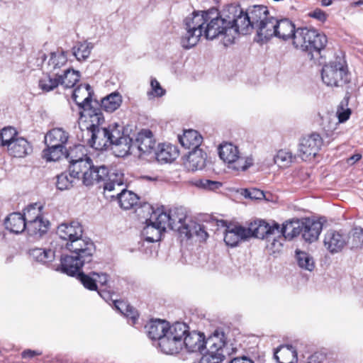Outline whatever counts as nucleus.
I'll use <instances>...</instances> for the list:
<instances>
[{"mask_svg": "<svg viewBox=\"0 0 363 363\" xmlns=\"http://www.w3.org/2000/svg\"><path fill=\"white\" fill-rule=\"evenodd\" d=\"M17 132L12 127L4 128L0 131V143L2 146H9V143L17 138Z\"/></svg>", "mask_w": 363, "mask_h": 363, "instance_id": "50", "label": "nucleus"}, {"mask_svg": "<svg viewBox=\"0 0 363 363\" xmlns=\"http://www.w3.org/2000/svg\"><path fill=\"white\" fill-rule=\"evenodd\" d=\"M242 195L252 200H262L265 198L264 191L256 188L243 189Z\"/></svg>", "mask_w": 363, "mask_h": 363, "instance_id": "56", "label": "nucleus"}, {"mask_svg": "<svg viewBox=\"0 0 363 363\" xmlns=\"http://www.w3.org/2000/svg\"><path fill=\"white\" fill-rule=\"evenodd\" d=\"M83 150L84 147L82 145H77L67 152L65 157L69 163V168L71 172H72V169L74 164L81 162H89L91 160V159L83 152Z\"/></svg>", "mask_w": 363, "mask_h": 363, "instance_id": "34", "label": "nucleus"}, {"mask_svg": "<svg viewBox=\"0 0 363 363\" xmlns=\"http://www.w3.org/2000/svg\"><path fill=\"white\" fill-rule=\"evenodd\" d=\"M179 152L177 147L171 144H162L159 145L158 150L155 152V157L160 162H172L178 156Z\"/></svg>", "mask_w": 363, "mask_h": 363, "instance_id": "31", "label": "nucleus"}, {"mask_svg": "<svg viewBox=\"0 0 363 363\" xmlns=\"http://www.w3.org/2000/svg\"><path fill=\"white\" fill-rule=\"evenodd\" d=\"M233 6H235L239 10L236 16L235 15L239 34H247L252 28H257L269 16V11L264 6H254L249 13L244 12L240 6L233 5Z\"/></svg>", "mask_w": 363, "mask_h": 363, "instance_id": "6", "label": "nucleus"}, {"mask_svg": "<svg viewBox=\"0 0 363 363\" xmlns=\"http://www.w3.org/2000/svg\"><path fill=\"white\" fill-rule=\"evenodd\" d=\"M322 143V138L318 133H313L303 137L298 144V155L303 160L314 157L317 155Z\"/></svg>", "mask_w": 363, "mask_h": 363, "instance_id": "15", "label": "nucleus"}, {"mask_svg": "<svg viewBox=\"0 0 363 363\" xmlns=\"http://www.w3.org/2000/svg\"><path fill=\"white\" fill-rule=\"evenodd\" d=\"M104 121L103 120L100 121V123H97V121L94 122H91V138L89 141V145L96 149V150H102L104 148H106L108 146L111 145L112 143V133L113 129L115 126L111 127L109 126L108 128H99V125Z\"/></svg>", "mask_w": 363, "mask_h": 363, "instance_id": "13", "label": "nucleus"}, {"mask_svg": "<svg viewBox=\"0 0 363 363\" xmlns=\"http://www.w3.org/2000/svg\"><path fill=\"white\" fill-rule=\"evenodd\" d=\"M349 240V235L342 230H330L324 236L323 244L328 252L335 254L345 248Z\"/></svg>", "mask_w": 363, "mask_h": 363, "instance_id": "17", "label": "nucleus"}, {"mask_svg": "<svg viewBox=\"0 0 363 363\" xmlns=\"http://www.w3.org/2000/svg\"><path fill=\"white\" fill-rule=\"evenodd\" d=\"M274 359L278 363H295L297 352L291 345H281L274 352Z\"/></svg>", "mask_w": 363, "mask_h": 363, "instance_id": "26", "label": "nucleus"}, {"mask_svg": "<svg viewBox=\"0 0 363 363\" xmlns=\"http://www.w3.org/2000/svg\"><path fill=\"white\" fill-rule=\"evenodd\" d=\"M80 180L79 175H74L69 169L68 172H65L57 177L56 186L58 189L63 191L72 187L76 182Z\"/></svg>", "mask_w": 363, "mask_h": 363, "instance_id": "35", "label": "nucleus"}, {"mask_svg": "<svg viewBox=\"0 0 363 363\" xmlns=\"http://www.w3.org/2000/svg\"><path fill=\"white\" fill-rule=\"evenodd\" d=\"M239 11L233 4L226 6L220 14L216 9L206 11V22L203 35L208 40H213L223 36V43L228 46L234 43L238 37L239 31L235 23V15Z\"/></svg>", "mask_w": 363, "mask_h": 363, "instance_id": "2", "label": "nucleus"}, {"mask_svg": "<svg viewBox=\"0 0 363 363\" xmlns=\"http://www.w3.org/2000/svg\"><path fill=\"white\" fill-rule=\"evenodd\" d=\"M280 226L278 223H273L272 225L264 220H259L252 224L247 229L250 230V237L255 236L257 238L267 240L269 235H279Z\"/></svg>", "mask_w": 363, "mask_h": 363, "instance_id": "19", "label": "nucleus"}, {"mask_svg": "<svg viewBox=\"0 0 363 363\" xmlns=\"http://www.w3.org/2000/svg\"><path fill=\"white\" fill-rule=\"evenodd\" d=\"M294 156L291 152L285 150L278 151L274 157V162L279 167L285 168L289 167L293 162Z\"/></svg>", "mask_w": 363, "mask_h": 363, "instance_id": "47", "label": "nucleus"}, {"mask_svg": "<svg viewBox=\"0 0 363 363\" xmlns=\"http://www.w3.org/2000/svg\"><path fill=\"white\" fill-rule=\"evenodd\" d=\"M195 185L199 188L205 190L215 191L218 189L222 186V184L218 182L211 181L206 179H201L196 181Z\"/></svg>", "mask_w": 363, "mask_h": 363, "instance_id": "54", "label": "nucleus"}, {"mask_svg": "<svg viewBox=\"0 0 363 363\" xmlns=\"http://www.w3.org/2000/svg\"><path fill=\"white\" fill-rule=\"evenodd\" d=\"M230 363H255L254 361L246 357V356H242L238 357L233 358Z\"/></svg>", "mask_w": 363, "mask_h": 363, "instance_id": "63", "label": "nucleus"}, {"mask_svg": "<svg viewBox=\"0 0 363 363\" xmlns=\"http://www.w3.org/2000/svg\"><path fill=\"white\" fill-rule=\"evenodd\" d=\"M118 125H116L113 129L112 133V150L117 157H125L128 154L136 155L135 151L134 142L127 135H124L120 129L118 128Z\"/></svg>", "mask_w": 363, "mask_h": 363, "instance_id": "14", "label": "nucleus"}, {"mask_svg": "<svg viewBox=\"0 0 363 363\" xmlns=\"http://www.w3.org/2000/svg\"><path fill=\"white\" fill-rule=\"evenodd\" d=\"M92 276H94L96 280V283H99L101 286H105L108 282V276L106 274H98V273H93Z\"/></svg>", "mask_w": 363, "mask_h": 363, "instance_id": "61", "label": "nucleus"}, {"mask_svg": "<svg viewBox=\"0 0 363 363\" xmlns=\"http://www.w3.org/2000/svg\"><path fill=\"white\" fill-rule=\"evenodd\" d=\"M69 134L62 128H56L50 130L45 136V143L47 145L63 146L67 143Z\"/></svg>", "mask_w": 363, "mask_h": 363, "instance_id": "25", "label": "nucleus"}, {"mask_svg": "<svg viewBox=\"0 0 363 363\" xmlns=\"http://www.w3.org/2000/svg\"><path fill=\"white\" fill-rule=\"evenodd\" d=\"M55 76L57 77L60 84L65 88H71L79 80L80 74L78 71L72 69H67L64 70L63 74L59 72L55 73Z\"/></svg>", "mask_w": 363, "mask_h": 363, "instance_id": "36", "label": "nucleus"}, {"mask_svg": "<svg viewBox=\"0 0 363 363\" xmlns=\"http://www.w3.org/2000/svg\"><path fill=\"white\" fill-rule=\"evenodd\" d=\"M150 87L151 90L147 93L149 99H152L153 97H162L166 93L165 89L162 87L160 82L155 78H151Z\"/></svg>", "mask_w": 363, "mask_h": 363, "instance_id": "53", "label": "nucleus"}, {"mask_svg": "<svg viewBox=\"0 0 363 363\" xmlns=\"http://www.w3.org/2000/svg\"><path fill=\"white\" fill-rule=\"evenodd\" d=\"M323 229V224L319 220L305 218L301 220V235L304 240L313 242L318 238Z\"/></svg>", "mask_w": 363, "mask_h": 363, "instance_id": "21", "label": "nucleus"}, {"mask_svg": "<svg viewBox=\"0 0 363 363\" xmlns=\"http://www.w3.org/2000/svg\"><path fill=\"white\" fill-rule=\"evenodd\" d=\"M157 211L160 217V222H162L166 228L168 227L187 238L192 237L190 226L186 223V213L184 208H174L169 209L168 212L158 208Z\"/></svg>", "mask_w": 363, "mask_h": 363, "instance_id": "7", "label": "nucleus"}, {"mask_svg": "<svg viewBox=\"0 0 363 363\" xmlns=\"http://www.w3.org/2000/svg\"><path fill=\"white\" fill-rule=\"evenodd\" d=\"M206 154L201 149L190 152L186 162V167L191 171L202 169L206 165Z\"/></svg>", "mask_w": 363, "mask_h": 363, "instance_id": "28", "label": "nucleus"}, {"mask_svg": "<svg viewBox=\"0 0 363 363\" xmlns=\"http://www.w3.org/2000/svg\"><path fill=\"white\" fill-rule=\"evenodd\" d=\"M352 236L356 239V244L363 242V229L361 228H355L352 230Z\"/></svg>", "mask_w": 363, "mask_h": 363, "instance_id": "59", "label": "nucleus"}, {"mask_svg": "<svg viewBox=\"0 0 363 363\" xmlns=\"http://www.w3.org/2000/svg\"><path fill=\"white\" fill-rule=\"evenodd\" d=\"M114 306L116 310L131 320L132 325L136 323V320L138 318V313L133 306H130L123 301H115Z\"/></svg>", "mask_w": 363, "mask_h": 363, "instance_id": "42", "label": "nucleus"}, {"mask_svg": "<svg viewBox=\"0 0 363 363\" xmlns=\"http://www.w3.org/2000/svg\"><path fill=\"white\" fill-rule=\"evenodd\" d=\"M5 228L14 233H21L26 230V223L20 213H11L4 220Z\"/></svg>", "mask_w": 363, "mask_h": 363, "instance_id": "27", "label": "nucleus"}, {"mask_svg": "<svg viewBox=\"0 0 363 363\" xmlns=\"http://www.w3.org/2000/svg\"><path fill=\"white\" fill-rule=\"evenodd\" d=\"M92 48L90 43H77L72 48V53L78 61H82L89 57Z\"/></svg>", "mask_w": 363, "mask_h": 363, "instance_id": "44", "label": "nucleus"}, {"mask_svg": "<svg viewBox=\"0 0 363 363\" xmlns=\"http://www.w3.org/2000/svg\"><path fill=\"white\" fill-rule=\"evenodd\" d=\"M170 325L165 320H151L145 325V329L148 337L152 340H157L158 342Z\"/></svg>", "mask_w": 363, "mask_h": 363, "instance_id": "23", "label": "nucleus"}, {"mask_svg": "<svg viewBox=\"0 0 363 363\" xmlns=\"http://www.w3.org/2000/svg\"><path fill=\"white\" fill-rule=\"evenodd\" d=\"M277 20L269 16L257 26V35L261 41L267 40L275 36Z\"/></svg>", "mask_w": 363, "mask_h": 363, "instance_id": "24", "label": "nucleus"}, {"mask_svg": "<svg viewBox=\"0 0 363 363\" xmlns=\"http://www.w3.org/2000/svg\"><path fill=\"white\" fill-rule=\"evenodd\" d=\"M30 255L38 262L47 263L55 258V252L50 249L35 248L30 251Z\"/></svg>", "mask_w": 363, "mask_h": 363, "instance_id": "43", "label": "nucleus"}, {"mask_svg": "<svg viewBox=\"0 0 363 363\" xmlns=\"http://www.w3.org/2000/svg\"><path fill=\"white\" fill-rule=\"evenodd\" d=\"M188 333V325L177 322L167 328L158 342L161 351L167 354L179 353L184 347V336Z\"/></svg>", "mask_w": 363, "mask_h": 363, "instance_id": "5", "label": "nucleus"}, {"mask_svg": "<svg viewBox=\"0 0 363 363\" xmlns=\"http://www.w3.org/2000/svg\"><path fill=\"white\" fill-rule=\"evenodd\" d=\"M57 234L62 240L67 241L66 248L72 253L62 257V272L72 276L84 264L92 261L94 245L90 240L82 238V226L76 221L60 224L57 227Z\"/></svg>", "mask_w": 363, "mask_h": 363, "instance_id": "1", "label": "nucleus"}, {"mask_svg": "<svg viewBox=\"0 0 363 363\" xmlns=\"http://www.w3.org/2000/svg\"><path fill=\"white\" fill-rule=\"evenodd\" d=\"M284 240L285 238L281 236V233L279 230V235L277 236L272 235H269V238L266 240V247L267 250L272 254L279 252L282 248L283 241Z\"/></svg>", "mask_w": 363, "mask_h": 363, "instance_id": "46", "label": "nucleus"}, {"mask_svg": "<svg viewBox=\"0 0 363 363\" xmlns=\"http://www.w3.org/2000/svg\"><path fill=\"white\" fill-rule=\"evenodd\" d=\"M345 106H347V100L345 99L340 103V105L339 106L337 111V116L339 121V123H344L347 121L350 115H351V110L349 108H345Z\"/></svg>", "mask_w": 363, "mask_h": 363, "instance_id": "55", "label": "nucleus"}, {"mask_svg": "<svg viewBox=\"0 0 363 363\" xmlns=\"http://www.w3.org/2000/svg\"><path fill=\"white\" fill-rule=\"evenodd\" d=\"M8 150L10 155L15 157H23L30 152L31 147L26 139L18 137L9 143Z\"/></svg>", "mask_w": 363, "mask_h": 363, "instance_id": "32", "label": "nucleus"}, {"mask_svg": "<svg viewBox=\"0 0 363 363\" xmlns=\"http://www.w3.org/2000/svg\"><path fill=\"white\" fill-rule=\"evenodd\" d=\"M48 148L43 152V157L47 161H57L65 153V147L47 145Z\"/></svg>", "mask_w": 363, "mask_h": 363, "instance_id": "45", "label": "nucleus"}, {"mask_svg": "<svg viewBox=\"0 0 363 363\" xmlns=\"http://www.w3.org/2000/svg\"><path fill=\"white\" fill-rule=\"evenodd\" d=\"M281 236L285 239H292L301 234V221L299 220L286 221L280 228Z\"/></svg>", "mask_w": 363, "mask_h": 363, "instance_id": "39", "label": "nucleus"}, {"mask_svg": "<svg viewBox=\"0 0 363 363\" xmlns=\"http://www.w3.org/2000/svg\"><path fill=\"white\" fill-rule=\"evenodd\" d=\"M206 22V11H195L186 16L184 21V29L201 30L203 33Z\"/></svg>", "mask_w": 363, "mask_h": 363, "instance_id": "30", "label": "nucleus"}, {"mask_svg": "<svg viewBox=\"0 0 363 363\" xmlns=\"http://www.w3.org/2000/svg\"><path fill=\"white\" fill-rule=\"evenodd\" d=\"M180 144L186 149H199V147L201 143L202 137L194 130H185L182 135L179 136Z\"/></svg>", "mask_w": 363, "mask_h": 363, "instance_id": "29", "label": "nucleus"}, {"mask_svg": "<svg viewBox=\"0 0 363 363\" xmlns=\"http://www.w3.org/2000/svg\"><path fill=\"white\" fill-rule=\"evenodd\" d=\"M79 270L76 273V274L78 273V279L81 281V283L83 284V286L89 289V290H97V285H96V280L94 276L90 277L89 275H86L84 274L83 272H79ZM75 274L73 275L74 276Z\"/></svg>", "mask_w": 363, "mask_h": 363, "instance_id": "52", "label": "nucleus"}, {"mask_svg": "<svg viewBox=\"0 0 363 363\" xmlns=\"http://www.w3.org/2000/svg\"><path fill=\"white\" fill-rule=\"evenodd\" d=\"M296 259L298 266L308 271H312L314 268V261L310 255L305 252L297 251Z\"/></svg>", "mask_w": 363, "mask_h": 363, "instance_id": "49", "label": "nucleus"}, {"mask_svg": "<svg viewBox=\"0 0 363 363\" xmlns=\"http://www.w3.org/2000/svg\"><path fill=\"white\" fill-rule=\"evenodd\" d=\"M122 104V96L118 92H113L101 99V106L106 112L112 113Z\"/></svg>", "mask_w": 363, "mask_h": 363, "instance_id": "37", "label": "nucleus"}, {"mask_svg": "<svg viewBox=\"0 0 363 363\" xmlns=\"http://www.w3.org/2000/svg\"><path fill=\"white\" fill-rule=\"evenodd\" d=\"M220 159L236 170H245L252 165V157H242L237 146L230 143L221 144L218 148Z\"/></svg>", "mask_w": 363, "mask_h": 363, "instance_id": "11", "label": "nucleus"}, {"mask_svg": "<svg viewBox=\"0 0 363 363\" xmlns=\"http://www.w3.org/2000/svg\"><path fill=\"white\" fill-rule=\"evenodd\" d=\"M67 62V57L65 52L58 50L52 52L48 62L50 72H52V74L55 76V73L58 72L57 69L65 65Z\"/></svg>", "mask_w": 363, "mask_h": 363, "instance_id": "40", "label": "nucleus"}, {"mask_svg": "<svg viewBox=\"0 0 363 363\" xmlns=\"http://www.w3.org/2000/svg\"><path fill=\"white\" fill-rule=\"evenodd\" d=\"M184 347L189 352H201L207 347L206 340L204 335L196 331L189 332L185 334L183 339Z\"/></svg>", "mask_w": 363, "mask_h": 363, "instance_id": "22", "label": "nucleus"}, {"mask_svg": "<svg viewBox=\"0 0 363 363\" xmlns=\"http://www.w3.org/2000/svg\"><path fill=\"white\" fill-rule=\"evenodd\" d=\"M326 43V36L314 29L298 28L294 33V46L296 49L308 52L311 59L313 58V52L318 54L325 48Z\"/></svg>", "mask_w": 363, "mask_h": 363, "instance_id": "4", "label": "nucleus"}, {"mask_svg": "<svg viewBox=\"0 0 363 363\" xmlns=\"http://www.w3.org/2000/svg\"><path fill=\"white\" fill-rule=\"evenodd\" d=\"M92 95L93 91L89 84H81L74 90L72 98L79 107L84 110V115L90 118L91 122L97 121L99 123L103 120V115L100 110L92 109Z\"/></svg>", "mask_w": 363, "mask_h": 363, "instance_id": "9", "label": "nucleus"}, {"mask_svg": "<svg viewBox=\"0 0 363 363\" xmlns=\"http://www.w3.org/2000/svg\"><path fill=\"white\" fill-rule=\"evenodd\" d=\"M296 30L295 26L291 21L288 19L277 20L275 36L284 40L293 39Z\"/></svg>", "mask_w": 363, "mask_h": 363, "instance_id": "33", "label": "nucleus"}, {"mask_svg": "<svg viewBox=\"0 0 363 363\" xmlns=\"http://www.w3.org/2000/svg\"><path fill=\"white\" fill-rule=\"evenodd\" d=\"M155 140L150 130H142L137 135L134 141L135 155L138 157L151 154L155 147Z\"/></svg>", "mask_w": 363, "mask_h": 363, "instance_id": "18", "label": "nucleus"}, {"mask_svg": "<svg viewBox=\"0 0 363 363\" xmlns=\"http://www.w3.org/2000/svg\"><path fill=\"white\" fill-rule=\"evenodd\" d=\"M140 209L144 210L147 214L152 211L150 218L146 220V226L143 230L145 239L150 242L160 240L162 233L165 231L166 228L162 222H160V217L157 210L152 211V207L147 203H145Z\"/></svg>", "mask_w": 363, "mask_h": 363, "instance_id": "12", "label": "nucleus"}, {"mask_svg": "<svg viewBox=\"0 0 363 363\" xmlns=\"http://www.w3.org/2000/svg\"><path fill=\"white\" fill-rule=\"evenodd\" d=\"M361 158H362V155L360 154H355V155L351 156L350 157H349L347 160V164L352 165V164H354L355 162H357V161H359Z\"/></svg>", "mask_w": 363, "mask_h": 363, "instance_id": "64", "label": "nucleus"}, {"mask_svg": "<svg viewBox=\"0 0 363 363\" xmlns=\"http://www.w3.org/2000/svg\"><path fill=\"white\" fill-rule=\"evenodd\" d=\"M40 211L41 207L37 203L30 205L25 209L23 215L26 223L42 218Z\"/></svg>", "mask_w": 363, "mask_h": 363, "instance_id": "51", "label": "nucleus"}, {"mask_svg": "<svg viewBox=\"0 0 363 363\" xmlns=\"http://www.w3.org/2000/svg\"><path fill=\"white\" fill-rule=\"evenodd\" d=\"M60 84L57 77H52L50 75H46L42 77L38 82L39 88L44 92L52 91Z\"/></svg>", "mask_w": 363, "mask_h": 363, "instance_id": "48", "label": "nucleus"}, {"mask_svg": "<svg viewBox=\"0 0 363 363\" xmlns=\"http://www.w3.org/2000/svg\"><path fill=\"white\" fill-rule=\"evenodd\" d=\"M49 222L39 218L33 221L26 223V228L28 233L30 235L42 236L48 229Z\"/></svg>", "mask_w": 363, "mask_h": 363, "instance_id": "41", "label": "nucleus"}, {"mask_svg": "<svg viewBox=\"0 0 363 363\" xmlns=\"http://www.w3.org/2000/svg\"><path fill=\"white\" fill-rule=\"evenodd\" d=\"M72 172L79 175L84 185L92 186L103 182L105 194L120 189L123 185V174L116 170L108 171L104 165L94 166L91 160L89 162H81L72 166Z\"/></svg>", "mask_w": 363, "mask_h": 363, "instance_id": "3", "label": "nucleus"}, {"mask_svg": "<svg viewBox=\"0 0 363 363\" xmlns=\"http://www.w3.org/2000/svg\"><path fill=\"white\" fill-rule=\"evenodd\" d=\"M124 184L120 189H116L111 193L106 194L107 197H117L120 206L124 209H130L136 206L139 200L138 196L130 191H127L123 188Z\"/></svg>", "mask_w": 363, "mask_h": 363, "instance_id": "20", "label": "nucleus"}, {"mask_svg": "<svg viewBox=\"0 0 363 363\" xmlns=\"http://www.w3.org/2000/svg\"><path fill=\"white\" fill-rule=\"evenodd\" d=\"M310 16L318 19L320 21H324L326 19V14L320 9H317L310 13Z\"/></svg>", "mask_w": 363, "mask_h": 363, "instance_id": "60", "label": "nucleus"}, {"mask_svg": "<svg viewBox=\"0 0 363 363\" xmlns=\"http://www.w3.org/2000/svg\"><path fill=\"white\" fill-rule=\"evenodd\" d=\"M208 352L202 356L199 363H221L229 354L225 335L216 330L206 339Z\"/></svg>", "mask_w": 363, "mask_h": 363, "instance_id": "8", "label": "nucleus"}, {"mask_svg": "<svg viewBox=\"0 0 363 363\" xmlns=\"http://www.w3.org/2000/svg\"><path fill=\"white\" fill-rule=\"evenodd\" d=\"M321 77L324 84L328 86H342L350 81L347 70L340 60L324 65Z\"/></svg>", "mask_w": 363, "mask_h": 363, "instance_id": "10", "label": "nucleus"}, {"mask_svg": "<svg viewBox=\"0 0 363 363\" xmlns=\"http://www.w3.org/2000/svg\"><path fill=\"white\" fill-rule=\"evenodd\" d=\"M42 353L39 351L26 350L22 352L21 356L23 358L27 359V358H32L36 355H40Z\"/></svg>", "mask_w": 363, "mask_h": 363, "instance_id": "62", "label": "nucleus"}, {"mask_svg": "<svg viewBox=\"0 0 363 363\" xmlns=\"http://www.w3.org/2000/svg\"><path fill=\"white\" fill-rule=\"evenodd\" d=\"M203 35L201 30L185 29V33L181 37V45L184 49H190L194 47Z\"/></svg>", "mask_w": 363, "mask_h": 363, "instance_id": "38", "label": "nucleus"}, {"mask_svg": "<svg viewBox=\"0 0 363 363\" xmlns=\"http://www.w3.org/2000/svg\"><path fill=\"white\" fill-rule=\"evenodd\" d=\"M190 229L191 230L192 235L195 233L197 236L200 237L203 240H206L208 238V233L205 230L203 225L199 224H194V229H191V227Z\"/></svg>", "mask_w": 363, "mask_h": 363, "instance_id": "58", "label": "nucleus"}, {"mask_svg": "<svg viewBox=\"0 0 363 363\" xmlns=\"http://www.w3.org/2000/svg\"><path fill=\"white\" fill-rule=\"evenodd\" d=\"M218 226L226 227L225 230L224 241L227 245L235 247L241 240L250 238V230L241 225H226V222L223 220L217 221Z\"/></svg>", "mask_w": 363, "mask_h": 363, "instance_id": "16", "label": "nucleus"}, {"mask_svg": "<svg viewBox=\"0 0 363 363\" xmlns=\"http://www.w3.org/2000/svg\"><path fill=\"white\" fill-rule=\"evenodd\" d=\"M332 116L333 115L328 113H325L323 115H321L320 113L318 114V117L320 118V125L325 130H330L333 128V125L331 123Z\"/></svg>", "mask_w": 363, "mask_h": 363, "instance_id": "57", "label": "nucleus"}]
</instances>
